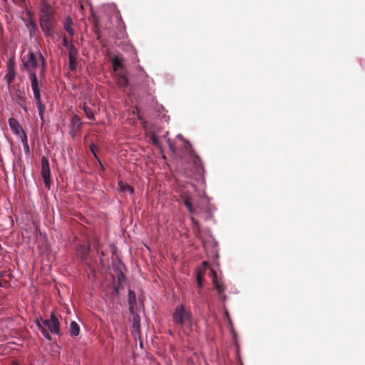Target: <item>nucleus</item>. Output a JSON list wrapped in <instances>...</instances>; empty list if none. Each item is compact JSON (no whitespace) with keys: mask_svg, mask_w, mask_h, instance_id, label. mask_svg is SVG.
I'll return each instance as SVG.
<instances>
[{"mask_svg":"<svg viewBox=\"0 0 365 365\" xmlns=\"http://www.w3.org/2000/svg\"><path fill=\"white\" fill-rule=\"evenodd\" d=\"M39 23L46 36L51 37L53 36L56 24L54 11L46 0H42L39 5Z\"/></svg>","mask_w":365,"mask_h":365,"instance_id":"obj_1","label":"nucleus"},{"mask_svg":"<svg viewBox=\"0 0 365 365\" xmlns=\"http://www.w3.org/2000/svg\"><path fill=\"white\" fill-rule=\"evenodd\" d=\"M173 322L181 327L191 324L192 314L182 304L178 306L173 314Z\"/></svg>","mask_w":365,"mask_h":365,"instance_id":"obj_2","label":"nucleus"},{"mask_svg":"<svg viewBox=\"0 0 365 365\" xmlns=\"http://www.w3.org/2000/svg\"><path fill=\"white\" fill-rule=\"evenodd\" d=\"M41 175L43 179L45 187L50 189L51 180V170L48 158L43 156L41 160Z\"/></svg>","mask_w":365,"mask_h":365,"instance_id":"obj_3","label":"nucleus"},{"mask_svg":"<svg viewBox=\"0 0 365 365\" xmlns=\"http://www.w3.org/2000/svg\"><path fill=\"white\" fill-rule=\"evenodd\" d=\"M23 66L29 74L36 73V68L38 66V60L34 51H30L28 53L27 58L24 56Z\"/></svg>","mask_w":365,"mask_h":365,"instance_id":"obj_4","label":"nucleus"},{"mask_svg":"<svg viewBox=\"0 0 365 365\" xmlns=\"http://www.w3.org/2000/svg\"><path fill=\"white\" fill-rule=\"evenodd\" d=\"M36 324L41 330V332L43 335V336L48 340L51 341L52 338L48 331V327L49 325V319H43L42 317L37 318L36 320Z\"/></svg>","mask_w":365,"mask_h":365,"instance_id":"obj_5","label":"nucleus"},{"mask_svg":"<svg viewBox=\"0 0 365 365\" xmlns=\"http://www.w3.org/2000/svg\"><path fill=\"white\" fill-rule=\"evenodd\" d=\"M181 201L183 202L188 212L193 215L195 212V208L192 205V198L188 192H182L180 195Z\"/></svg>","mask_w":365,"mask_h":365,"instance_id":"obj_6","label":"nucleus"},{"mask_svg":"<svg viewBox=\"0 0 365 365\" xmlns=\"http://www.w3.org/2000/svg\"><path fill=\"white\" fill-rule=\"evenodd\" d=\"M48 331L52 334H60V323L54 313H51V314Z\"/></svg>","mask_w":365,"mask_h":365,"instance_id":"obj_7","label":"nucleus"},{"mask_svg":"<svg viewBox=\"0 0 365 365\" xmlns=\"http://www.w3.org/2000/svg\"><path fill=\"white\" fill-rule=\"evenodd\" d=\"M71 128L70 130V134L74 137L76 133L81 130L82 127V122L80 117L77 115H73L71 119Z\"/></svg>","mask_w":365,"mask_h":365,"instance_id":"obj_8","label":"nucleus"},{"mask_svg":"<svg viewBox=\"0 0 365 365\" xmlns=\"http://www.w3.org/2000/svg\"><path fill=\"white\" fill-rule=\"evenodd\" d=\"M115 80L119 88L125 89L128 85V80L123 72H118L115 74Z\"/></svg>","mask_w":365,"mask_h":365,"instance_id":"obj_9","label":"nucleus"},{"mask_svg":"<svg viewBox=\"0 0 365 365\" xmlns=\"http://www.w3.org/2000/svg\"><path fill=\"white\" fill-rule=\"evenodd\" d=\"M111 63L115 73L118 72H123L125 66L121 58H120L118 56H115L111 59Z\"/></svg>","mask_w":365,"mask_h":365,"instance_id":"obj_10","label":"nucleus"},{"mask_svg":"<svg viewBox=\"0 0 365 365\" xmlns=\"http://www.w3.org/2000/svg\"><path fill=\"white\" fill-rule=\"evenodd\" d=\"M9 125L12 132L16 135H19L22 131H24L21 127L19 121L14 118H10L9 119Z\"/></svg>","mask_w":365,"mask_h":365,"instance_id":"obj_11","label":"nucleus"},{"mask_svg":"<svg viewBox=\"0 0 365 365\" xmlns=\"http://www.w3.org/2000/svg\"><path fill=\"white\" fill-rule=\"evenodd\" d=\"M16 76V71L14 69V65H11V62L9 61L8 66V71L6 75L5 76V78L6 79L8 86H10L11 83L14 81Z\"/></svg>","mask_w":365,"mask_h":365,"instance_id":"obj_12","label":"nucleus"},{"mask_svg":"<svg viewBox=\"0 0 365 365\" xmlns=\"http://www.w3.org/2000/svg\"><path fill=\"white\" fill-rule=\"evenodd\" d=\"M73 21L70 16H67L63 21V28L70 36L75 35V30L73 28Z\"/></svg>","mask_w":365,"mask_h":365,"instance_id":"obj_13","label":"nucleus"},{"mask_svg":"<svg viewBox=\"0 0 365 365\" xmlns=\"http://www.w3.org/2000/svg\"><path fill=\"white\" fill-rule=\"evenodd\" d=\"M90 252V246L80 245L77 248V253L83 260H86Z\"/></svg>","mask_w":365,"mask_h":365,"instance_id":"obj_14","label":"nucleus"},{"mask_svg":"<svg viewBox=\"0 0 365 365\" xmlns=\"http://www.w3.org/2000/svg\"><path fill=\"white\" fill-rule=\"evenodd\" d=\"M128 304L130 311L133 312V310L136 307V297L135 292L131 289L128 292Z\"/></svg>","mask_w":365,"mask_h":365,"instance_id":"obj_15","label":"nucleus"},{"mask_svg":"<svg viewBox=\"0 0 365 365\" xmlns=\"http://www.w3.org/2000/svg\"><path fill=\"white\" fill-rule=\"evenodd\" d=\"M212 282H213V284L215 285V287L216 290L217 291V292L219 294H222V293H223L225 292V287L223 283L220 282L217 279L215 273H214V278L212 279Z\"/></svg>","mask_w":365,"mask_h":365,"instance_id":"obj_16","label":"nucleus"},{"mask_svg":"<svg viewBox=\"0 0 365 365\" xmlns=\"http://www.w3.org/2000/svg\"><path fill=\"white\" fill-rule=\"evenodd\" d=\"M80 332V327L78 324L72 321L70 324L69 327V333L71 336H76L79 334Z\"/></svg>","mask_w":365,"mask_h":365,"instance_id":"obj_17","label":"nucleus"},{"mask_svg":"<svg viewBox=\"0 0 365 365\" xmlns=\"http://www.w3.org/2000/svg\"><path fill=\"white\" fill-rule=\"evenodd\" d=\"M29 78L31 80V86L32 91H34L39 90L38 82L36 73H32L29 74Z\"/></svg>","mask_w":365,"mask_h":365,"instance_id":"obj_18","label":"nucleus"},{"mask_svg":"<svg viewBox=\"0 0 365 365\" xmlns=\"http://www.w3.org/2000/svg\"><path fill=\"white\" fill-rule=\"evenodd\" d=\"M118 185L120 187V190L122 191V192H128L129 194L132 195L133 192H134V189L133 187H131L130 185H129L127 183H124L123 182H118Z\"/></svg>","mask_w":365,"mask_h":365,"instance_id":"obj_19","label":"nucleus"},{"mask_svg":"<svg viewBox=\"0 0 365 365\" xmlns=\"http://www.w3.org/2000/svg\"><path fill=\"white\" fill-rule=\"evenodd\" d=\"M26 26L29 29L30 36L32 37L38 29L37 25L32 19H30Z\"/></svg>","mask_w":365,"mask_h":365,"instance_id":"obj_20","label":"nucleus"},{"mask_svg":"<svg viewBox=\"0 0 365 365\" xmlns=\"http://www.w3.org/2000/svg\"><path fill=\"white\" fill-rule=\"evenodd\" d=\"M68 49V58H78V52L73 43L71 42Z\"/></svg>","mask_w":365,"mask_h":365,"instance_id":"obj_21","label":"nucleus"},{"mask_svg":"<svg viewBox=\"0 0 365 365\" xmlns=\"http://www.w3.org/2000/svg\"><path fill=\"white\" fill-rule=\"evenodd\" d=\"M36 106L38 108V114L41 118V120H42V123H43V121H44L43 113L46 109V106L43 104L42 102H39V103H36Z\"/></svg>","mask_w":365,"mask_h":365,"instance_id":"obj_22","label":"nucleus"},{"mask_svg":"<svg viewBox=\"0 0 365 365\" xmlns=\"http://www.w3.org/2000/svg\"><path fill=\"white\" fill-rule=\"evenodd\" d=\"M83 111L86 114V115L87 116V118L90 120H95V116H94V114L91 110V108L86 106H83Z\"/></svg>","mask_w":365,"mask_h":365,"instance_id":"obj_23","label":"nucleus"},{"mask_svg":"<svg viewBox=\"0 0 365 365\" xmlns=\"http://www.w3.org/2000/svg\"><path fill=\"white\" fill-rule=\"evenodd\" d=\"M150 139L153 145H156V146H159L160 141H159L158 138L156 135V134H155L154 133H152L150 134Z\"/></svg>","mask_w":365,"mask_h":365,"instance_id":"obj_24","label":"nucleus"},{"mask_svg":"<svg viewBox=\"0 0 365 365\" xmlns=\"http://www.w3.org/2000/svg\"><path fill=\"white\" fill-rule=\"evenodd\" d=\"M69 59V68L71 71H75L77 67V59L78 58H68Z\"/></svg>","mask_w":365,"mask_h":365,"instance_id":"obj_25","label":"nucleus"},{"mask_svg":"<svg viewBox=\"0 0 365 365\" xmlns=\"http://www.w3.org/2000/svg\"><path fill=\"white\" fill-rule=\"evenodd\" d=\"M133 114L136 115L138 120L142 123H145V120L143 119L142 115L140 114V110L138 108H135V109L133 110Z\"/></svg>","mask_w":365,"mask_h":365,"instance_id":"obj_26","label":"nucleus"},{"mask_svg":"<svg viewBox=\"0 0 365 365\" xmlns=\"http://www.w3.org/2000/svg\"><path fill=\"white\" fill-rule=\"evenodd\" d=\"M33 92H34V98L36 100V103H38L39 102H42L41 98L40 90L34 91Z\"/></svg>","mask_w":365,"mask_h":365,"instance_id":"obj_27","label":"nucleus"},{"mask_svg":"<svg viewBox=\"0 0 365 365\" xmlns=\"http://www.w3.org/2000/svg\"><path fill=\"white\" fill-rule=\"evenodd\" d=\"M90 150H91V153L93 154V155L95 156V158L98 160H99L98 158V156L96 155V153H97V150H98V147L95 144L91 143L90 145Z\"/></svg>","mask_w":365,"mask_h":365,"instance_id":"obj_28","label":"nucleus"},{"mask_svg":"<svg viewBox=\"0 0 365 365\" xmlns=\"http://www.w3.org/2000/svg\"><path fill=\"white\" fill-rule=\"evenodd\" d=\"M19 135H20L21 141L23 145L26 144V143H28V139H27L26 133L24 131H22V133H20Z\"/></svg>","mask_w":365,"mask_h":365,"instance_id":"obj_29","label":"nucleus"},{"mask_svg":"<svg viewBox=\"0 0 365 365\" xmlns=\"http://www.w3.org/2000/svg\"><path fill=\"white\" fill-rule=\"evenodd\" d=\"M202 274L200 272H198L197 274V284L200 287H202Z\"/></svg>","mask_w":365,"mask_h":365,"instance_id":"obj_30","label":"nucleus"},{"mask_svg":"<svg viewBox=\"0 0 365 365\" xmlns=\"http://www.w3.org/2000/svg\"><path fill=\"white\" fill-rule=\"evenodd\" d=\"M38 57H39V59L41 60V72H43L44 71V68H45V59L43 56V55L41 53H38Z\"/></svg>","mask_w":365,"mask_h":365,"instance_id":"obj_31","label":"nucleus"},{"mask_svg":"<svg viewBox=\"0 0 365 365\" xmlns=\"http://www.w3.org/2000/svg\"><path fill=\"white\" fill-rule=\"evenodd\" d=\"M70 44L71 43L68 42L67 37L64 35L63 36V46L68 48Z\"/></svg>","mask_w":365,"mask_h":365,"instance_id":"obj_32","label":"nucleus"},{"mask_svg":"<svg viewBox=\"0 0 365 365\" xmlns=\"http://www.w3.org/2000/svg\"><path fill=\"white\" fill-rule=\"evenodd\" d=\"M133 324H134V327H136L137 328H138L140 327V319H139L138 316L134 317V323Z\"/></svg>","mask_w":365,"mask_h":365,"instance_id":"obj_33","label":"nucleus"},{"mask_svg":"<svg viewBox=\"0 0 365 365\" xmlns=\"http://www.w3.org/2000/svg\"><path fill=\"white\" fill-rule=\"evenodd\" d=\"M23 146H24V150L25 153L27 155L29 154L30 148H29V143H26V144L24 145Z\"/></svg>","mask_w":365,"mask_h":365,"instance_id":"obj_34","label":"nucleus"},{"mask_svg":"<svg viewBox=\"0 0 365 365\" xmlns=\"http://www.w3.org/2000/svg\"><path fill=\"white\" fill-rule=\"evenodd\" d=\"M168 144H169L170 149L173 151V153H175V148L173 145V144L170 142V140H168Z\"/></svg>","mask_w":365,"mask_h":365,"instance_id":"obj_35","label":"nucleus"},{"mask_svg":"<svg viewBox=\"0 0 365 365\" xmlns=\"http://www.w3.org/2000/svg\"><path fill=\"white\" fill-rule=\"evenodd\" d=\"M125 275L122 272H120V274L118 275V281L120 282H121L123 280H125Z\"/></svg>","mask_w":365,"mask_h":365,"instance_id":"obj_36","label":"nucleus"},{"mask_svg":"<svg viewBox=\"0 0 365 365\" xmlns=\"http://www.w3.org/2000/svg\"><path fill=\"white\" fill-rule=\"evenodd\" d=\"M18 100H19V103H21V104H23L25 101V98L21 96H18Z\"/></svg>","mask_w":365,"mask_h":365,"instance_id":"obj_37","label":"nucleus"},{"mask_svg":"<svg viewBox=\"0 0 365 365\" xmlns=\"http://www.w3.org/2000/svg\"><path fill=\"white\" fill-rule=\"evenodd\" d=\"M19 105L21 106V107L26 111L27 112L28 111V109H27V107L23 104H21V103H19Z\"/></svg>","mask_w":365,"mask_h":365,"instance_id":"obj_38","label":"nucleus"},{"mask_svg":"<svg viewBox=\"0 0 365 365\" xmlns=\"http://www.w3.org/2000/svg\"><path fill=\"white\" fill-rule=\"evenodd\" d=\"M191 220L192 222L194 223V224H197V221L195 220V219L194 217H191Z\"/></svg>","mask_w":365,"mask_h":365,"instance_id":"obj_39","label":"nucleus"},{"mask_svg":"<svg viewBox=\"0 0 365 365\" xmlns=\"http://www.w3.org/2000/svg\"><path fill=\"white\" fill-rule=\"evenodd\" d=\"M202 264H203V265H207V263L206 262H203Z\"/></svg>","mask_w":365,"mask_h":365,"instance_id":"obj_40","label":"nucleus"}]
</instances>
